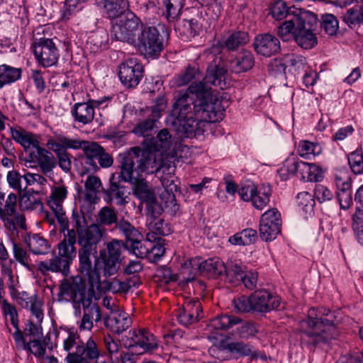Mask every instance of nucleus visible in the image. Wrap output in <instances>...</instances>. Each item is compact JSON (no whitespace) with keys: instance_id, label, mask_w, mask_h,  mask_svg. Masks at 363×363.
<instances>
[{"instance_id":"1","label":"nucleus","mask_w":363,"mask_h":363,"mask_svg":"<svg viewBox=\"0 0 363 363\" xmlns=\"http://www.w3.org/2000/svg\"><path fill=\"white\" fill-rule=\"evenodd\" d=\"M227 69L220 57H213L209 63L205 77L202 81L193 82L185 90H180L174 95V103L167 121H175L188 116H196L200 121L216 123L223 119L225 107L222 102L211 94V85L225 89Z\"/></svg>"},{"instance_id":"2","label":"nucleus","mask_w":363,"mask_h":363,"mask_svg":"<svg viewBox=\"0 0 363 363\" xmlns=\"http://www.w3.org/2000/svg\"><path fill=\"white\" fill-rule=\"evenodd\" d=\"M37 269L43 275L51 272L60 273L65 277L59 284L57 301L61 303H70L76 318L81 317L82 310V319L78 322L79 328L80 330L91 331L94 322L98 323L101 320V311L93 301V291L87 289L81 276L67 277L70 273L69 261L56 255L52 259L40 262Z\"/></svg>"},{"instance_id":"3","label":"nucleus","mask_w":363,"mask_h":363,"mask_svg":"<svg viewBox=\"0 0 363 363\" xmlns=\"http://www.w3.org/2000/svg\"><path fill=\"white\" fill-rule=\"evenodd\" d=\"M59 226L64 239L58 244L57 256L71 264L77 255V242L79 272L82 275L87 273L91 269V257L96 255L97 246L106 235V230L94 223L89 224L84 211L77 208L72 210L67 228Z\"/></svg>"},{"instance_id":"4","label":"nucleus","mask_w":363,"mask_h":363,"mask_svg":"<svg viewBox=\"0 0 363 363\" xmlns=\"http://www.w3.org/2000/svg\"><path fill=\"white\" fill-rule=\"evenodd\" d=\"M111 35L116 40L133 46L146 58H157L164 49V38L159 30L144 23L133 13L113 23Z\"/></svg>"},{"instance_id":"5","label":"nucleus","mask_w":363,"mask_h":363,"mask_svg":"<svg viewBox=\"0 0 363 363\" xmlns=\"http://www.w3.org/2000/svg\"><path fill=\"white\" fill-rule=\"evenodd\" d=\"M342 319L339 311H330L325 308H311L307 319L300 322L301 343L314 347L335 338L337 335L335 328L342 322Z\"/></svg>"},{"instance_id":"6","label":"nucleus","mask_w":363,"mask_h":363,"mask_svg":"<svg viewBox=\"0 0 363 363\" xmlns=\"http://www.w3.org/2000/svg\"><path fill=\"white\" fill-rule=\"evenodd\" d=\"M121 172H133V174L141 175V173L160 172L161 163L157 160L155 154L141 150L138 147H132L128 152L119 155Z\"/></svg>"},{"instance_id":"7","label":"nucleus","mask_w":363,"mask_h":363,"mask_svg":"<svg viewBox=\"0 0 363 363\" xmlns=\"http://www.w3.org/2000/svg\"><path fill=\"white\" fill-rule=\"evenodd\" d=\"M75 345V351L69 352L65 358L67 363H84L89 359H96L99 357V350L93 339L89 338L84 345L81 342L77 331L69 329L67 337L63 340V349L69 352Z\"/></svg>"},{"instance_id":"8","label":"nucleus","mask_w":363,"mask_h":363,"mask_svg":"<svg viewBox=\"0 0 363 363\" xmlns=\"http://www.w3.org/2000/svg\"><path fill=\"white\" fill-rule=\"evenodd\" d=\"M94 257V263L93 264L91 259V269L87 273H83L91 287H94L100 283L101 276L99 269H102L105 277H111L116 274L121 268L122 259L111 258L106 257V250L99 251V255Z\"/></svg>"},{"instance_id":"9","label":"nucleus","mask_w":363,"mask_h":363,"mask_svg":"<svg viewBox=\"0 0 363 363\" xmlns=\"http://www.w3.org/2000/svg\"><path fill=\"white\" fill-rule=\"evenodd\" d=\"M298 28L295 32L296 43L304 49H311L318 43V39L313 31L318 26L316 16L311 11L298 12Z\"/></svg>"},{"instance_id":"10","label":"nucleus","mask_w":363,"mask_h":363,"mask_svg":"<svg viewBox=\"0 0 363 363\" xmlns=\"http://www.w3.org/2000/svg\"><path fill=\"white\" fill-rule=\"evenodd\" d=\"M118 75L121 84L128 89L135 88L144 76V67L137 58H130L118 66Z\"/></svg>"},{"instance_id":"11","label":"nucleus","mask_w":363,"mask_h":363,"mask_svg":"<svg viewBox=\"0 0 363 363\" xmlns=\"http://www.w3.org/2000/svg\"><path fill=\"white\" fill-rule=\"evenodd\" d=\"M281 214L276 208L266 211L259 220V237L262 241L271 242L281 233Z\"/></svg>"},{"instance_id":"12","label":"nucleus","mask_w":363,"mask_h":363,"mask_svg":"<svg viewBox=\"0 0 363 363\" xmlns=\"http://www.w3.org/2000/svg\"><path fill=\"white\" fill-rule=\"evenodd\" d=\"M167 106V101L164 97L157 99L155 104L150 108L151 111L150 117L140 121L134 127L133 133L138 136L148 137L155 133L157 126V122L161 117V113Z\"/></svg>"},{"instance_id":"13","label":"nucleus","mask_w":363,"mask_h":363,"mask_svg":"<svg viewBox=\"0 0 363 363\" xmlns=\"http://www.w3.org/2000/svg\"><path fill=\"white\" fill-rule=\"evenodd\" d=\"M33 53L38 62L44 67L55 65L59 58V51L52 39L41 38L33 45Z\"/></svg>"},{"instance_id":"14","label":"nucleus","mask_w":363,"mask_h":363,"mask_svg":"<svg viewBox=\"0 0 363 363\" xmlns=\"http://www.w3.org/2000/svg\"><path fill=\"white\" fill-rule=\"evenodd\" d=\"M67 196V189L64 184H58L52 189L50 196L48 197L47 203L51 211L55 214L59 225L67 228V223L70 222L65 215L63 208V203Z\"/></svg>"},{"instance_id":"15","label":"nucleus","mask_w":363,"mask_h":363,"mask_svg":"<svg viewBox=\"0 0 363 363\" xmlns=\"http://www.w3.org/2000/svg\"><path fill=\"white\" fill-rule=\"evenodd\" d=\"M185 0H147L143 4L147 11L155 12L157 9L164 6V15L169 22H173L181 15Z\"/></svg>"},{"instance_id":"16","label":"nucleus","mask_w":363,"mask_h":363,"mask_svg":"<svg viewBox=\"0 0 363 363\" xmlns=\"http://www.w3.org/2000/svg\"><path fill=\"white\" fill-rule=\"evenodd\" d=\"M179 122L176 120L167 121L175 128V130L187 138L196 137L200 135L204 132L206 121H200L196 116H188L185 118H179Z\"/></svg>"},{"instance_id":"17","label":"nucleus","mask_w":363,"mask_h":363,"mask_svg":"<svg viewBox=\"0 0 363 363\" xmlns=\"http://www.w3.org/2000/svg\"><path fill=\"white\" fill-rule=\"evenodd\" d=\"M192 268L197 269L200 275L208 279H216L223 274L225 263L217 257L201 262L200 259L190 261Z\"/></svg>"},{"instance_id":"18","label":"nucleus","mask_w":363,"mask_h":363,"mask_svg":"<svg viewBox=\"0 0 363 363\" xmlns=\"http://www.w3.org/2000/svg\"><path fill=\"white\" fill-rule=\"evenodd\" d=\"M131 340L130 347H139L143 353H152L158 348V342L153 334L145 329L133 330L129 331Z\"/></svg>"},{"instance_id":"19","label":"nucleus","mask_w":363,"mask_h":363,"mask_svg":"<svg viewBox=\"0 0 363 363\" xmlns=\"http://www.w3.org/2000/svg\"><path fill=\"white\" fill-rule=\"evenodd\" d=\"M253 47L257 54L269 57L281 50L279 39L270 33L257 35L254 40Z\"/></svg>"},{"instance_id":"20","label":"nucleus","mask_w":363,"mask_h":363,"mask_svg":"<svg viewBox=\"0 0 363 363\" xmlns=\"http://www.w3.org/2000/svg\"><path fill=\"white\" fill-rule=\"evenodd\" d=\"M251 301L253 312L267 313L279 306L281 298L267 291H256L251 295Z\"/></svg>"},{"instance_id":"21","label":"nucleus","mask_w":363,"mask_h":363,"mask_svg":"<svg viewBox=\"0 0 363 363\" xmlns=\"http://www.w3.org/2000/svg\"><path fill=\"white\" fill-rule=\"evenodd\" d=\"M104 323L112 333L120 335L131 326L132 320L124 311L116 307L105 318Z\"/></svg>"},{"instance_id":"22","label":"nucleus","mask_w":363,"mask_h":363,"mask_svg":"<svg viewBox=\"0 0 363 363\" xmlns=\"http://www.w3.org/2000/svg\"><path fill=\"white\" fill-rule=\"evenodd\" d=\"M104 199L106 203L114 202L117 206H125L128 203L126 199L129 192L127 187L116 179L115 174H112L110 178V186L104 190Z\"/></svg>"},{"instance_id":"23","label":"nucleus","mask_w":363,"mask_h":363,"mask_svg":"<svg viewBox=\"0 0 363 363\" xmlns=\"http://www.w3.org/2000/svg\"><path fill=\"white\" fill-rule=\"evenodd\" d=\"M201 313V304L195 299L186 301L183 307L179 308L177 316L181 324L187 326L197 322Z\"/></svg>"},{"instance_id":"24","label":"nucleus","mask_w":363,"mask_h":363,"mask_svg":"<svg viewBox=\"0 0 363 363\" xmlns=\"http://www.w3.org/2000/svg\"><path fill=\"white\" fill-rule=\"evenodd\" d=\"M342 21L359 35L363 36V4H356L342 13Z\"/></svg>"},{"instance_id":"25","label":"nucleus","mask_w":363,"mask_h":363,"mask_svg":"<svg viewBox=\"0 0 363 363\" xmlns=\"http://www.w3.org/2000/svg\"><path fill=\"white\" fill-rule=\"evenodd\" d=\"M103 148L96 142H86V145L83 146L82 150L84 155L82 164L86 172L94 173L99 169L96 160Z\"/></svg>"},{"instance_id":"26","label":"nucleus","mask_w":363,"mask_h":363,"mask_svg":"<svg viewBox=\"0 0 363 363\" xmlns=\"http://www.w3.org/2000/svg\"><path fill=\"white\" fill-rule=\"evenodd\" d=\"M28 161L38 163L44 174L51 173L56 166L54 155L40 146L37 147L36 151L30 152Z\"/></svg>"},{"instance_id":"27","label":"nucleus","mask_w":363,"mask_h":363,"mask_svg":"<svg viewBox=\"0 0 363 363\" xmlns=\"http://www.w3.org/2000/svg\"><path fill=\"white\" fill-rule=\"evenodd\" d=\"M98 6L104 9L111 19L119 17L129 8L128 0H95Z\"/></svg>"},{"instance_id":"28","label":"nucleus","mask_w":363,"mask_h":363,"mask_svg":"<svg viewBox=\"0 0 363 363\" xmlns=\"http://www.w3.org/2000/svg\"><path fill=\"white\" fill-rule=\"evenodd\" d=\"M74 121L86 125L92 122L94 118V110L88 102L76 103L71 111Z\"/></svg>"},{"instance_id":"29","label":"nucleus","mask_w":363,"mask_h":363,"mask_svg":"<svg viewBox=\"0 0 363 363\" xmlns=\"http://www.w3.org/2000/svg\"><path fill=\"white\" fill-rule=\"evenodd\" d=\"M16 201L17 196L14 193H11L8 195L4 208H0V216L4 223L5 227L8 230H14L15 225L13 224L11 216L14 215L16 212Z\"/></svg>"},{"instance_id":"30","label":"nucleus","mask_w":363,"mask_h":363,"mask_svg":"<svg viewBox=\"0 0 363 363\" xmlns=\"http://www.w3.org/2000/svg\"><path fill=\"white\" fill-rule=\"evenodd\" d=\"M112 230H118L125 238V244L129 243L132 240L143 239V235L139 230L124 218L119 219V221L117 222L116 225H114Z\"/></svg>"},{"instance_id":"31","label":"nucleus","mask_w":363,"mask_h":363,"mask_svg":"<svg viewBox=\"0 0 363 363\" xmlns=\"http://www.w3.org/2000/svg\"><path fill=\"white\" fill-rule=\"evenodd\" d=\"M255 63L254 56L249 51H244L230 61L229 67L231 72L241 73L250 69Z\"/></svg>"},{"instance_id":"32","label":"nucleus","mask_w":363,"mask_h":363,"mask_svg":"<svg viewBox=\"0 0 363 363\" xmlns=\"http://www.w3.org/2000/svg\"><path fill=\"white\" fill-rule=\"evenodd\" d=\"M133 172H121V177L122 180L125 182H129L133 185V194L135 197H139L143 194L149 191L151 188L149 183L145 179L141 177V175L133 174Z\"/></svg>"},{"instance_id":"33","label":"nucleus","mask_w":363,"mask_h":363,"mask_svg":"<svg viewBox=\"0 0 363 363\" xmlns=\"http://www.w3.org/2000/svg\"><path fill=\"white\" fill-rule=\"evenodd\" d=\"M108 34L104 29H99L90 34L86 41L87 48L96 53L107 48Z\"/></svg>"},{"instance_id":"34","label":"nucleus","mask_w":363,"mask_h":363,"mask_svg":"<svg viewBox=\"0 0 363 363\" xmlns=\"http://www.w3.org/2000/svg\"><path fill=\"white\" fill-rule=\"evenodd\" d=\"M246 271V267L239 260H229L225 264V274L229 282L238 284Z\"/></svg>"},{"instance_id":"35","label":"nucleus","mask_w":363,"mask_h":363,"mask_svg":"<svg viewBox=\"0 0 363 363\" xmlns=\"http://www.w3.org/2000/svg\"><path fill=\"white\" fill-rule=\"evenodd\" d=\"M303 11L294 10L298 14H295V17H291L278 27L277 34L283 41H289L293 38H295V32L298 28L296 20L299 19L300 15L298 12H303Z\"/></svg>"},{"instance_id":"36","label":"nucleus","mask_w":363,"mask_h":363,"mask_svg":"<svg viewBox=\"0 0 363 363\" xmlns=\"http://www.w3.org/2000/svg\"><path fill=\"white\" fill-rule=\"evenodd\" d=\"M22 69L14 67L6 64L0 65V89L6 84H13L19 79L22 76Z\"/></svg>"},{"instance_id":"37","label":"nucleus","mask_w":363,"mask_h":363,"mask_svg":"<svg viewBox=\"0 0 363 363\" xmlns=\"http://www.w3.org/2000/svg\"><path fill=\"white\" fill-rule=\"evenodd\" d=\"M249 41V35L245 31H234L223 40L221 46L228 51H234Z\"/></svg>"},{"instance_id":"38","label":"nucleus","mask_w":363,"mask_h":363,"mask_svg":"<svg viewBox=\"0 0 363 363\" xmlns=\"http://www.w3.org/2000/svg\"><path fill=\"white\" fill-rule=\"evenodd\" d=\"M241 322V318L225 313L211 320L208 327L217 330H227Z\"/></svg>"},{"instance_id":"39","label":"nucleus","mask_w":363,"mask_h":363,"mask_svg":"<svg viewBox=\"0 0 363 363\" xmlns=\"http://www.w3.org/2000/svg\"><path fill=\"white\" fill-rule=\"evenodd\" d=\"M272 195V189L269 184H262L256 187V192L253 194L251 200L252 206L259 210H262L269 202Z\"/></svg>"},{"instance_id":"40","label":"nucleus","mask_w":363,"mask_h":363,"mask_svg":"<svg viewBox=\"0 0 363 363\" xmlns=\"http://www.w3.org/2000/svg\"><path fill=\"white\" fill-rule=\"evenodd\" d=\"M11 135L13 139L25 149L32 147L36 150L39 147V141L35 138L34 135L25 130H13L11 128Z\"/></svg>"},{"instance_id":"41","label":"nucleus","mask_w":363,"mask_h":363,"mask_svg":"<svg viewBox=\"0 0 363 363\" xmlns=\"http://www.w3.org/2000/svg\"><path fill=\"white\" fill-rule=\"evenodd\" d=\"M20 195L19 205L23 210H33L43 206L38 191L29 189Z\"/></svg>"},{"instance_id":"42","label":"nucleus","mask_w":363,"mask_h":363,"mask_svg":"<svg viewBox=\"0 0 363 363\" xmlns=\"http://www.w3.org/2000/svg\"><path fill=\"white\" fill-rule=\"evenodd\" d=\"M294 10H301L294 6L287 7L286 3L282 0L275 1L270 7V13L273 18L280 21L286 16L295 17L297 14Z\"/></svg>"},{"instance_id":"43","label":"nucleus","mask_w":363,"mask_h":363,"mask_svg":"<svg viewBox=\"0 0 363 363\" xmlns=\"http://www.w3.org/2000/svg\"><path fill=\"white\" fill-rule=\"evenodd\" d=\"M21 298L25 301L23 305L25 308H29L31 313L37 318L38 321L41 322L43 319L44 313L42 309L43 303L37 295L28 297V294L23 292Z\"/></svg>"},{"instance_id":"44","label":"nucleus","mask_w":363,"mask_h":363,"mask_svg":"<svg viewBox=\"0 0 363 363\" xmlns=\"http://www.w3.org/2000/svg\"><path fill=\"white\" fill-rule=\"evenodd\" d=\"M284 62L281 66H284V70L290 67L295 72L298 74L301 72H306L308 66L306 62V58L301 55H296L294 54H288L284 57Z\"/></svg>"},{"instance_id":"45","label":"nucleus","mask_w":363,"mask_h":363,"mask_svg":"<svg viewBox=\"0 0 363 363\" xmlns=\"http://www.w3.org/2000/svg\"><path fill=\"white\" fill-rule=\"evenodd\" d=\"M152 242L148 240L143 241V239L132 240L125 244V247L137 257L145 258L148 257Z\"/></svg>"},{"instance_id":"46","label":"nucleus","mask_w":363,"mask_h":363,"mask_svg":"<svg viewBox=\"0 0 363 363\" xmlns=\"http://www.w3.org/2000/svg\"><path fill=\"white\" fill-rule=\"evenodd\" d=\"M49 340V337H44L43 340L38 339L30 340L24 350L30 352L36 358L45 359L46 347Z\"/></svg>"},{"instance_id":"47","label":"nucleus","mask_w":363,"mask_h":363,"mask_svg":"<svg viewBox=\"0 0 363 363\" xmlns=\"http://www.w3.org/2000/svg\"><path fill=\"white\" fill-rule=\"evenodd\" d=\"M98 218L99 223H97L105 230L104 226H111L113 224L116 225L119 221L116 211L108 206H104L100 209L98 213Z\"/></svg>"},{"instance_id":"48","label":"nucleus","mask_w":363,"mask_h":363,"mask_svg":"<svg viewBox=\"0 0 363 363\" xmlns=\"http://www.w3.org/2000/svg\"><path fill=\"white\" fill-rule=\"evenodd\" d=\"M225 348L230 352L237 353L242 357H257L256 352L252 345L243 342H233L228 343Z\"/></svg>"},{"instance_id":"49","label":"nucleus","mask_w":363,"mask_h":363,"mask_svg":"<svg viewBox=\"0 0 363 363\" xmlns=\"http://www.w3.org/2000/svg\"><path fill=\"white\" fill-rule=\"evenodd\" d=\"M312 163L306 162L298 160L286 161V170L291 174L300 173L303 179H306Z\"/></svg>"},{"instance_id":"50","label":"nucleus","mask_w":363,"mask_h":363,"mask_svg":"<svg viewBox=\"0 0 363 363\" xmlns=\"http://www.w3.org/2000/svg\"><path fill=\"white\" fill-rule=\"evenodd\" d=\"M322 147L318 143L303 140L299 143L298 153L302 157H309L311 155H319L322 152Z\"/></svg>"},{"instance_id":"51","label":"nucleus","mask_w":363,"mask_h":363,"mask_svg":"<svg viewBox=\"0 0 363 363\" xmlns=\"http://www.w3.org/2000/svg\"><path fill=\"white\" fill-rule=\"evenodd\" d=\"M28 246L33 254L44 255L49 250L48 241L38 235H34L30 238L27 242Z\"/></svg>"},{"instance_id":"52","label":"nucleus","mask_w":363,"mask_h":363,"mask_svg":"<svg viewBox=\"0 0 363 363\" xmlns=\"http://www.w3.org/2000/svg\"><path fill=\"white\" fill-rule=\"evenodd\" d=\"M320 27L329 35H336L339 29V21L331 13H324L321 16Z\"/></svg>"},{"instance_id":"53","label":"nucleus","mask_w":363,"mask_h":363,"mask_svg":"<svg viewBox=\"0 0 363 363\" xmlns=\"http://www.w3.org/2000/svg\"><path fill=\"white\" fill-rule=\"evenodd\" d=\"M350 167L355 174L363 173V153L362 150H357L347 155Z\"/></svg>"},{"instance_id":"54","label":"nucleus","mask_w":363,"mask_h":363,"mask_svg":"<svg viewBox=\"0 0 363 363\" xmlns=\"http://www.w3.org/2000/svg\"><path fill=\"white\" fill-rule=\"evenodd\" d=\"M252 302L251 301V296H241L235 298L232 301L233 310L236 313H250L253 312Z\"/></svg>"},{"instance_id":"55","label":"nucleus","mask_w":363,"mask_h":363,"mask_svg":"<svg viewBox=\"0 0 363 363\" xmlns=\"http://www.w3.org/2000/svg\"><path fill=\"white\" fill-rule=\"evenodd\" d=\"M257 332L256 324L249 321L243 323L235 330V334L239 338L246 340L255 337Z\"/></svg>"},{"instance_id":"56","label":"nucleus","mask_w":363,"mask_h":363,"mask_svg":"<svg viewBox=\"0 0 363 363\" xmlns=\"http://www.w3.org/2000/svg\"><path fill=\"white\" fill-rule=\"evenodd\" d=\"M201 77L199 70L195 67H188L186 71L177 79L176 84L179 86L186 85L193 79H199Z\"/></svg>"},{"instance_id":"57","label":"nucleus","mask_w":363,"mask_h":363,"mask_svg":"<svg viewBox=\"0 0 363 363\" xmlns=\"http://www.w3.org/2000/svg\"><path fill=\"white\" fill-rule=\"evenodd\" d=\"M298 206H301L303 211L311 213L313 211L315 201L313 196L308 192H301L297 195Z\"/></svg>"},{"instance_id":"58","label":"nucleus","mask_w":363,"mask_h":363,"mask_svg":"<svg viewBox=\"0 0 363 363\" xmlns=\"http://www.w3.org/2000/svg\"><path fill=\"white\" fill-rule=\"evenodd\" d=\"M123 242L121 240L113 239L106 244L107 252L106 257L121 259V249Z\"/></svg>"},{"instance_id":"59","label":"nucleus","mask_w":363,"mask_h":363,"mask_svg":"<svg viewBox=\"0 0 363 363\" xmlns=\"http://www.w3.org/2000/svg\"><path fill=\"white\" fill-rule=\"evenodd\" d=\"M223 11V0H213L206 7V13L213 21H217Z\"/></svg>"},{"instance_id":"60","label":"nucleus","mask_w":363,"mask_h":363,"mask_svg":"<svg viewBox=\"0 0 363 363\" xmlns=\"http://www.w3.org/2000/svg\"><path fill=\"white\" fill-rule=\"evenodd\" d=\"M23 176H21L20 173L16 170H11L7 173L6 180L10 187L18 191L19 194H21L23 189L21 186V179Z\"/></svg>"},{"instance_id":"61","label":"nucleus","mask_w":363,"mask_h":363,"mask_svg":"<svg viewBox=\"0 0 363 363\" xmlns=\"http://www.w3.org/2000/svg\"><path fill=\"white\" fill-rule=\"evenodd\" d=\"M172 144V135L167 129L161 130L157 135L155 145L163 150H168Z\"/></svg>"},{"instance_id":"62","label":"nucleus","mask_w":363,"mask_h":363,"mask_svg":"<svg viewBox=\"0 0 363 363\" xmlns=\"http://www.w3.org/2000/svg\"><path fill=\"white\" fill-rule=\"evenodd\" d=\"M57 140H59L60 143H62L65 150L67 149H73V150H79L82 149L83 150V146L86 145V140H81L79 139H73V138H69L64 135H59L57 136Z\"/></svg>"},{"instance_id":"63","label":"nucleus","mask_w":363,"mask_h":363,"mask_svg":"<svg viewBox=\"0 0 363 363\" xmlns=\"http://www.w3.org/2000/svg\"><path fill=\"white\" fill-rule=\"evenodd\" d=\"M13 255L15 259L27 269H30L29 255L27 252L18 245L13 244Z\"/></svg>"},{"instance_id":"64","label":"nucleus","mask_w":363,"mask_h":363,"mask_svg":"<svg viewBox=\"0 0 363 363\" xmlns=\"http://www.w3.org/2000/svg\"><path fill=\"white\" fill-rule=\"evenodd\" d=\"M314 196L320 203H323L331 200L333 194L326 186L318 184L315 187Z\"/></svg>"}]
</instances>
